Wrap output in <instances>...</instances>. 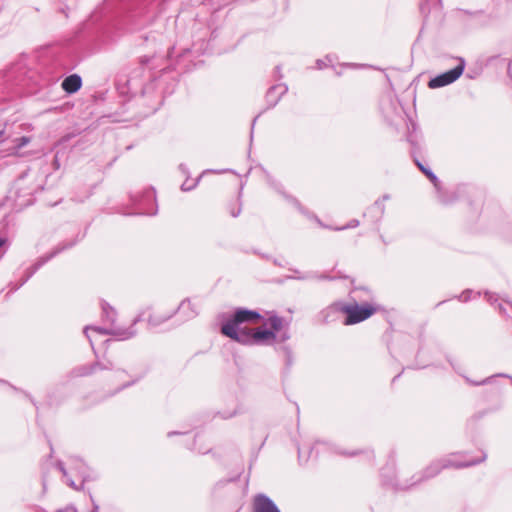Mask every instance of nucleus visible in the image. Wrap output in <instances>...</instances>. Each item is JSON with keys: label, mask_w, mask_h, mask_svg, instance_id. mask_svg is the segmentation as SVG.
I'll return each instance as SVG.
<instances>
[{"label": "nucleus", "mask_w": 512, "mask_h": 512, "mask_svg": "<svg viewBox=\"0 0 512 512\" xmlns=\"http://www.w3.org/2000/svg\"><path fill=\"white\" fill-rule=\"evenodd\" d=\"M345 316L344 325H352V304L335 302L318 314L321 323L328 324Z\"/></svg>", "instance_id": "obj_3"}, {"label": "nucleus", "mask_w": 512, "mask_h": 512, "mask_svg": "<svg viewBox=\"0 0 512 512\" xmlns=\"http://www.w3.org/2000/svg\"><path fill=\"white\" fill-rule=\"evenodd\" d=\"M12 142L14 150L18 151L30 142V138L27 136H22L20 138L13 139Z\"/></svg>", "instance_id": "obj_23"}, {"label": "nucleus", "mask_w": 512, "mask_h": 512, "mask_svg": "<svg viewBox=\"0 0 512 512\" xmlns=\"http://www.w3.org/2000/svg\"><path fill=\"white\" fill-rule=\"evenodd\" d=\"M418 167L421 169L422 172L425 173V175L434 183L435 186H437L438 179L436 175L429 169H426L421 163H417Z\"/></svg>", "instance_id": "obj_24"}, {"label": "nucleus", "mask_w": 512, "mask_h": 512, "mask_svg": "<svg viewBox=\"0 0 512 512\" xmlns=\"http://www.w3.org/2000/svg\"><path fill=\"white\" fill-rule=\"evenodd\" d=\"M71 461L74 463L73 469L77 470V472L82 477V481H81L79 486H77L75 481L69 476V473L66 470L63 462L59 461L56 466L61 471V473H62V475H63V477L65 479V483L68 486H70L71 488L75 489V490H80L83 487L84 482L86 481L85 465H84V463L80 459H78L76 457L72 458Z\"/></svg>", "instance_id": "obj_10"}, {"label": "nucleus", "mask_w": 512, "mask_h": 512, "mask_svg": "<svg viewBox=\"0 0 512 512\" xmlns=\"http://www.w3.org/2000/svg\"><path fill=\"white\" fill-rule=\"evenodd\" d=\"M90 498H91L92 506H93L91 512H99V505L95 502L92 495H90Z\"/></svg>", "instance_id": "obj_31"}, {"label": "nucleus", "mask_w": 512, "mask_h": 512, "mask_svg": "<svg viewBox=\"0 0 512 512\" xmlns=\"http://www.w3.org/2000/svg\"><path fill=\"white\" fill-rule=\"evenodd\" d=\"M176 312L181 314L183 321L191 320L198 315L196 306L189 299H184L172 314Z\"/></svg>", "instance_id": "obj_15"}, {"label": "nucleus", "mask_w": 512, "mask_h": 512, "mask_svg": "<svg viewBox=\"0 0 512 512\" xmlns=\"http://www.w3.org/2000/svg\"><path fill=\"white\" fill-rule=\"evenodd\" d=\"M113 368V364L111 361H105V362H95L93 364H90V365H84V366H81L77 369V375L79 376H87V375H90L94 372H96L97 370H107V369H112Z\"/></svg>", "instance_id": "obj_16"}, {"label": "nucleus", "mask_w": 512, "mask_h": 512, "mask_svg": "<svg viewBox=\"0 0 512 512\" xmlns=\"http://www.w3.org/2000/svg\"><path fill=\"white\" fill-rule=\"evenodd\" d=\"M221 333L243 345H255L252 328H238L232 324H222Z\"/></svg>", "instance_id": "obj_7"}, {"label": "nucleus", "mask_w": 512, "mask_h": 512, "mask_svg": "<svg viewBox=\"0 0 512 512\" xmlns=\"http://www.w3.org/2000/svg\"><path fill=\"white\" fill-rule=\"evenodd\" d=\"M28 175L30 174L23 173L14 183L15 201L20 207L33 204L34 194L41 189V186L35 183Z\"/></svg>", "instance_id": "obj_2"}, {"label": "nucleus", "mask_w": 512, "mask_h": 512, "mask_svg": "<svg viewBox=\"0 0 512 512\" xmlns=\"http://www.w3.org/2000/svg\"><path fill=\"white\" fill-rule=\"evenodd\" d=\"M6 128H7V124H4V123L1 122V126H0V144L5 142L9 138V136L7 135V132H6Z\"/></svg>", "instance_id": "obj_25"}, {"label": "nucleus", "mask_w": 512, "mask_h": 512, "mask_svg": "<svg viewBox=\"0 0 512 512\" xmlns=\"http://www.w3.org/2000/svg\"><path fill=\"white\" fill-rule=\"evenodd\" d=\"M197 182H198V180L194 181L193 183H188V181L186 180L181 185V190L182 191H190V190H192L196 186Z\"/></svg>", "instance_id": "obj_26"}, {"label": "nucleus", "mask_w": 512, "mask_h": 512, "mask_svg": "<svg viewBox=\"0 0 512 512\" xmlns=\"http://www.w3.org/2000/svg\"><path fill=\"white\" fill-rule=\"evenodd\" d=\"M290 338V334L288 331H283L279 336H277V339L279 342H285Z\"/></svg>", "instance_id": "obj_29"}, {"label": "nucleus", "mask_w": 512, "mask_h": 512, "mask_svg": "<svg viewBox=\"0 0 512 512\" xmlns=\"http://www.w3.org/2000/svg\"><path fill=\"white\" fill-rule=\"evenodd\" d=\"M102 316L104 321L109 322L111 327H97V326H86L84 328V334L89 339L91 346L93 347L92 340L88 334L89 330H93L102 335H112L118 337L120 340H127L136 335V330L134 329V325L139 321V318H136L132 325L129 328H122L120 326L115 325L116 320V310L110 306L107 302H102Z\"/></svg>", "instance_id": "obj_1"}, {"label": "nucleus", "mask_w": 512, "mask_h": 512, "mask_svg": "<svg viewBox=\"0 0 512 512\" xmlns=\"http://www.w3.org/2000/svg\"><path fill=\"white\" fill-rule=\"evenodd\" d=\"M63 90L69 94L77 92L82 86V79L77 74H72L66 77L62 84Z\"/></svg>", "instance_id": "obj_17"}, {"label": "nucleus", "mask_w": 512, "mask_h": 512, "mask_svg": "<svg viewBox=\"0 0 512 512\" xmlns=\"http://www.w3.org/2000/svg\"><path fill=\"white\" fill-rule=\"evenodd\" d=\"M293 202H294L297 206H299V202H298L296 199H293Z\"/></svg>", "instance_id": "obj_42"}, {"label": "nucleus", "mask_w": 512, "mask_h": 512, "mask_svg": "<svg viewBox=\"0 0 512 512\" xmlns=\"http://www.w3.org/2000/svg\"><path fill=\"white\" fill-rule=\"evenodd\" d=\"M334 61H335L334 56L327 55L324 59H318L316 61V67L318 69H322V68L328 67V66L334 67Z\"/></svg>", "instance_id": "obj_22"}, {"label": "nucleus", "mask_w": 512, "mask_h": 512, "mask_svg": "<svg viewBox=\"0 0 512 512\" xmlns=\"http://www.w3.org/2000/svg\"><path fill=\"white\" fill-rule=\"evenodd\" d=\"M268 322L271 326V331L279 332L283 327L284 319L276 314L274 311L267 312Z\"/></svg>", "instance_id": "obj_19"}, {"label": "nucleus", "mask_w": 512, "mask_h": 512, "mask_svg": "<svg viewBox=\"0 0 512 512\" xmlns=\"http://www.w3.org/2000/svg\"><path fill=\"white\" fill-rule=\"evenodd\" d=\"M465 68L464 60H460V63L453 69L446 71L436 77L430 79L428 86L432 89L444 87L455 82L463 73Z\"/></svg>", "instance_id": "obj_8"}, {"label": "nucleus", "mask_w": 512, "mask_h": 512, "mask_svg": "<svg viewBox=\"0 0 512 512\" xmlns=\"http://www.w3.org/2000/svg\"><path fill=\"white\" fill-rule=\"evenodd\" d=\"M320 452H330L331 454L344 457H350L351 455L349 449H344L338 444H331L324 441H316L308 451H304L303 449L298 448L299 461L307 462L314 453L315 457H318Z\"/></svg>", "instance_id": "obj_4"}, {"label": "nucleus", "mask_w": 512, "mask_h": 512, "mask_svg": "<svg viewBox=\"0 0 512 512\" xmlns=\"http://www.w3.org/2000/svg\"><path fill=\"white\" fill-rule=\"evenodd\" d=\"M273 263L278 266H283L277 259H273Z\"/></svg>", "instance_id": "obj_36"}, {"label": "nucleus", "mask_w": 512, "mask_h": 512, "mask_svg": "<svg viewBox=\"0 0 512 512\" xmlns=\"http://www.w3.org/2000/svg\"><path fill=\"white\" fill-rule=\"evenodd\" d=\"M253 332L255 345H270L277 340V334L269 329L255 328Z\"/></svg>", "instance_id": "obj_13"}, {"label": "nucleus", "mask_w": 512, "mask_h": 512, "mask_svg": "<svg viewBox=\"0 0 512 512\" xmlns=\"http://www.w3.org/2000/svg\"><path fill=\"white\" fill-rule=\"evenodd\" d=\"M288 91L284 83L271 86L266 93V102L270 108L275 107L281 97Z\"/></svg>", "instance_id": "obj_12"}, {"label": "nucleus", "mask_w": 512, "mask_h": 512, "mask_svg": "<svg viewBox=\"0 0 512 512\" xmlns=\"http://www.w3.org/2000/svg\"><path fill=\"white\" fill-rule=\"evenodd\" d=\"M351 65L349 63H343L341 64V67H350Z\"/></svg>", "instance_id": "obj_39"}, {"label": "nucleus", "mask_w": 512, "mask_h": 512, "mask_svg": "<svg viewBox=\"0 0 512 512\" xmlns=\"http://www.w3.org/2000/svg\"><path fill=\"white\" fill-rule=\"evenodd\" d=\"M176 434H179V433H178V432L173 431V432H169V433H168V436L170 437V436H172V435H176Z\"/></svg>", "instance_id": "obj_38"}, {"label": "nucleus", "mask_w": 512, "mask_h": 512, "mask_svg": "<svg viewBox=\"0 0 512 512\" xmlns=\"http://www.w3.org/2000/svg\"><path fill=\"white\" fill-rule=\"evenodd\" d=\"M132 202L137 206L138 215H155L156 208V194L153 189H147L142 193L131 195Z\"/></svg>", "instance_id": "obj_6"}, {"label": "nucleus", "mask_w": 512, "mask_h": 512, "mask_svg": "<svg viewBox=\"0 0 512 512\" xmlns=\"http://www.w3.org/2000/svg\"><path fill=\"white\" fill-rule=\"evenodd\" d=\"M241 210H242L241 205H239L236 208L235 207L230 208L229 212L232 217H238L241 213Z\"/></svg>", "instance_id": "obj_28"}, {"label": "nucleus", "mask_w": 512, "mask_h": 512, "mask_svg": "<svg viewBox=\"0 0 512 512\" xmlns=\"http://www.w3.org/2000/svg\"><path fill=\"white\" fill-rule=\"evenodd\" d=\"M263 320V316L256 310H249L247 308H237L233 316L224 324H232L239 326L243 323H258Z\"/></svg>", "instance_id": "obj_9"}, {"label": "nucleus", "mask_w": 512, "mask_h": 512, "mask_svg": "<svg viewBox=\"0 0 512 512\" xmlns=\"http://www.w3.org/2000/svg\"><path fill=\"white\" fill-rule=\"evenodd\" d=\"M74 243H66V244H60L57 247H55L50 253L41 256L33 265L28 267L20 281L15 284L11 290L15 291L19 289L21 286H23L37 271L40 269L44 264H46L49 260L57 256L62 251L70 248L73 246Z\"/></svg>", "instance_id": "obj_5"}, {"label": "nucleus", "mask_w": 512, "mask_h": 512, "mask_svg": "<svg viewBox=\"0 0 512 512\" xmlns=\"http://www.w3.org/2000/svg\"><path fill=\"white\" fill-rule=\"evenodd\" d=\"M318 278H319V279H328V280H333V279H335L336 277H335V276H333V277H329V276H327V275H325V274H321V275H319V276H318Z\"/></svg>", "instance_id": "obj_33"}, {"label": "nucleus", "mask_w": 512, "mask_h": 512, "mask_svg": "<svg viewBox=\"0 0 512 512\" xmlns=\"http://www.w3.org/2000/svg\"><path fill=\"white\" fill-rule=\"evenodd\" d=\"M471 293H472L471 291H465L464 293L461 294L460 300L464 301V302L468 301V299L470 298Z\"/></svg>", "instance_id": "obj_30"}, {"label": "nucleus", "mask_w": 512, "mask_h": 512, "mask_svg": "<svg viewBox=\"0 0 512 512\" xmlns=\"http://www.w3.org/2000/svg\"><path fill=\"white\" fill-rule=\"evenodd\" d=\"M199 452H200V453H202V454H205V453H207V452H208V450H200V449H199Z\"/></svg>", "instance_id": "obj_40"}, {"label": "nucleus", "mask_w": 512, "mask_h": 512, "mask_svg": "<svg viewBox=\"0 0 512 512\" xmlns=\"http://www.w3.org/2000/svg\"><path fill=\"white\" fill-rule=\"evenodd\" d=\"M211 5L220 8L229 3L230 0H207Z\"/></svg>", "instance_id": "obj_27"}, {"label": "nucleus", "mask_w": 512, "mask_h": 512, "mask_svg": "<svg viewBox=\"0 0 512 512\" xmlns=\"http://www.w3.org/2000/svg\"><path fill=\"white\" fill-rule=\"evenodd\" d=\"M350 227V224H346L344 227H342L341 229H346V228H349Z\"/></svg>", "instance_id": "obj_41"}, {"label": "nucleus", "mask_w": 512, "mask_h": 512, "mask_svg": "<svg viewBox=\"0 0 512 512\" xmlns=\"http://www.w3.org/2000/svg\"><path fill=\"white\" fill-rule=\"evenodd\" d=\"M474 464V462H470V463H456V462H452L450 460L448 461H445L444 463H436V464H433L431 465L430 467L427 468V477H433L435 475H437L440 470L442 468H447V467H466V466H469V465H472Z\"/></svg>", "instance_id": "obj_18"}, {"label": "nucleus", "mask_w": 512, "mask_h": 512, "mask_svg": "<svg viewBox=\"0 0 512 512\" xmlns=\"http://www.w3.org/2000/svg\"><path fill=\"white\" fill-rule=\"evenodd\" d=\"M58 512H77V510L74 508H66L63 510H59Z\"/></svg>", "instance_id": "obj_34"}, {"label": "nucleus", "mask_w": 512, "mask_h": 512, "mask_svg": "<svg viewBox=\"0 0 512 512\" xmlns=\"http://www.w3.org/2000/svg\"><path fill=\"white\" fill-rule=\"evenodd\" d=\"M377 309V306L373 304L360 305L354 302V323L368 319L377 311Z\"/></svg>", "instance_id": "obj_14"}, {"label": "nucleus", "mask_w": 512, "mask_h": 512, "mask_svg": "<svg viewBox=\"0 0 512 512\" xmlns=\"http://www.w3.org/2000/svg\"><path fill=\"white\" fill-rule=\"evenodd\" d=\"M208 48V42L204 39H200L198 41L193 42L191 49L187 48L184 49L183 54L181 56H184V54L189 52H194L196 54H203Z\"/></svg>", "instance_id": "obj_20"}, {"label": "nucleus", "mask_w": 512, "mask_h": 512, "mask_svg": "<svg viewBox=\"0 0 512 512\" xmlns=\"http://www.w3.org/2000/svg\"><path fill=\"white\" fill-rule=\"evenodd\" d=\"M133 383H134V381H132V382H128L127 384H124L122 387H120V388L118 389V391L122 390V389H123V388H125V387H128V386L132 385Z\"/></svg>", "instance_id": "obj_35"}, {"label": "nucleus", "mask_w": 512, "mask_h": 512, "mask_svg": "<svg viewBox=\"0 0 512 512\" xmlns=\"http://www.w3.org/2000/svg\"><path fill=\"white\" fill-rule=\"evenodd\" d=\"M172 316H173V314L151 315L148 319V323L152 327H157V326L161 325L162 323L166 322L167 320H169Z\"/></svg>", "instance_id": "obj_21"}, {"label": "nucleus", "mask_w": 512, "mask_h": 512, "mask_svg": "<svg viewBox=\"0 0 512 512\" xmlns=\"http://www.w3.org/2000/svg\"><path fill=\"white\" fill-rule=\"evenodd\" d=\"M284 349H285L286 354H287V362H288V364H291V351H290V349L288 347H285Z\"/></svg>", "instance_id": "obj_32"}, {"label": "nucleus", "mask_w": 512, "mask_h": 512, "mask_svg": "<svg viewBox=\"0 0 512 512\" xmlns=\"http://www.w3.org/2000/svg\"><path fill=\"white\" fill-rule=\"evenodd\" d=\"M252 512H281V510L270 497L260 493L253 499Z\"/></svg>", "instance_id": "obj_11"}, {"label": "nucleus", "mask_w": 512, "mask_h": 512, "mask_svg": "<svg viewBox=\"0 0 512 512\" xmlns=\"http://www.w3.org/2000/svg\"><path fill=\"white\" fill-rule=\"evenodd\" d=\"M5 243V239L0 237V247H2Z\"/></svg>", "instance_id": "obj_37"}, {"label": "nucleus", "mask_w": 512, "mask_h": 512, "mask_svg": "<svg viewBox=\"0 0 512 512\" xmlns=\"http://www.w3.org/2000/svg\"><path fill=\"white\" fill-rule=\"evenodd\" d=\"M256 119H257V117L253 119L252 127L254 126Z\"/></svg>", "instance_id": "obj_43"}]
</instances>
